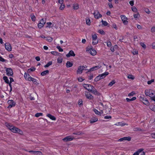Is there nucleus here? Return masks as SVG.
I'll use <instances>...</instances> for the list:
<instances>
[{
	"label": "nucleus",
	"instance_id": "f257e3e1",
	"mask_svg": "<svg viewBox=\"0 0 155 155\" xmlns=\"http://www.w3.org/2000/svg\"><path fill=\"white\" fill-rule=\"evenodd\" d=\"M6 126L13 133H18L21 134H22V132L19 129L9 124H7Z\"/></svg>",
	"mask_w": 155,
	"mask_h": 155
},
{
	"label": "nucleus",
	"instance_id": "f03ea898",
	"mask_svg": "<svg viewBox=\"0 0 155 155\" xmlns=\"http://www.w3.org/2000/svg\"><path fill=\"white\" fill-rule=\"evenodd\" d=\"M145 93L146 96L150 97L152 99L155 100V91L150 89H146L145 91Z\"/></svg>",
	"mask_w": 155,
	"mask_h": 155
},
{
	"label": "nucleus",
	"instance_id": "7ed1b4c3",
	"mask_svg": "<svg viewBox=\"0 0 155 155\" xmlns=\"http://www.w3.org/2000/svg\"><path fill=\"white\" fill-rule=\"evenodd\" d=\"M6 74L9 76H12L13 74V71L12 69L11 68H7L5 67Z\"/></svg>",
	"mask_w": 155,
	"mask_h": 155
},
{
	"label": "nucleus",
	"instance_id": "20e7f679",
	"mask_svg": "<svg viewBox=\"0 0 155 155\" xmlns=\"http://www.w3.org/2000/svg\"><path fill=\"white\" fill-rule=\"evenodd\" d=\"M92 44L93 45H96L98 43V40L96 34H94L92 35Z\"/></svg>",
	"mask_w": 155,
	"mask_h": 155
},
{
	"label": "nucleus",
	"instance_id": "39448f33",
	"mask_svg": "<svg viewBox=\"0 0 155 155\" xmlns=\"http://www.w3.org/2000/svg\"><path fill=\"white\" fill-rule=\"evenodd\" d=\"M87 51H88L92 55H95L97 53L96 51L91 47L87 48Z\"/></svg>",
	"mask_w": 155,
	"mask_h": 155
},
{
	"label": "nucleus",
	"instance_id": "423d86ee",
	"mask_svg": "<svg viewBox=\"0 0 155 155\" xmlns=\"http://www.w3.org/2000/svg\"><path fill=\"white\" fill-rule=\"evenodd\" d=\"M8 103L9 104V106L8 107V108L14 107L15 105V102L13 100H9L8 101Z\"/></svg>",
	"mask_w": 155,
	"mask_h": 155
},
{
	"label": "nucleus",
	"instance_id": "0eeeda50",
	"mask_svg": "<svg viewBox=\"0 0 155 155\" xmlns=\"http://www.w3.org/2000/svg\"><path fill=\"white\" fill-rule=\"evenodd\" d=\"M93 14L94 18L97 19H98L102 17V15L99 13L98 10H95Z\"/></svg>",
	"mask_w": 155,
	"mask_h": 155
},
{
	"label": "nucleus",
	"instance_id": "6e6552de",
	"mask_svg": "<svg viewBox=\"0 0 155 155\" xmlns=\"http://www.w3.org/2000/svg\"><path fill=\"white\" fill-rule=\"evenodd\" d=\"M120 17L124 24L125 25H127L128 23V22L127 21V18L126 16L125 15H122L120 16Z\"/></svg>",
	"mask_w": 155,
	"mask_h": 155
},
{
	"label": "nucleus",
	"instance_id": "1a4fd4ad",
	"mask_svg": "<svg viewBox=\"0 0 155 155\" xmlns=\"http://www.w3.org/2000/svg\"><path fill=\"white\" fill-rule=\"evenodd\" d=\"M46 22L45 20L42 19L40 21L39 23L38 24V27L39 28H41L44 26Z\"/></svg>",
	"mask_w": 155,
	"mask_h": 155
},
{
	"label": "nucleus",
	"instance_id": "9d476101",
	"mask_svg": "<svg viewBox=\"0 0 155 155\" xmlns=\"http://www.w3.org/2000/svg\"><path fill=\"white\" fill-rule=\"evenodd\" d=\"M83 86L86 89L89 91H92V90L93 89V87L89 84H84Z\"/></svg>",
	"mask_w": 155,
	"mask_h": 155
},
{
	"label": "nucleus",
	"instance_id": "9b49d317",
	"mask_svg": "<svg viewBox=\"0 0 155 155\" xmlns=\"http://www.w3.org/2000/svg\"><path fill=\"white\" fill-rule=\"evenodd\" d=\"M84 68L85 67L84 66H79L78 67L77 71V74H81L82 73L83 71Z\"/></svg>",
	"mask_w": 155,
	"mask_h": 155
},
{
	"label": "nucleus",
	"instance_id": "f8f14e48",
	"mask_svg": "<svg viewBox=\"0 0 155 155\" xmlns=\"http://www.w3.org/2000/svg\"><path fill=\"white\" fill-rule=\"evenodd\" d=\"M101 67L100 65H98L94 66L88 70V72L94 71V70H97Z\"/></svg>",
	"mask_w": 155,
	"mask_h": 155
},
{
	"label": "nucleus",
	"instance_id": "ddd939ff",
	"mask_svg": "<svg viewBox=\"0 0 155 155\" xmlns=\"http://www.w3.org/2000/svg\"><path fill=\"white\" fill-rule=\"evenodd\" d=\"M131 137H124L119 139V141H125L126 140L130 141L131 140Z\"/></svg>",
	"mask_w": 155,
	"mask_h": 155
},
{
	"label": "nucleus",
	"instance_id": "4468645a",
	"mask_svg": "<svg viewBox=\"0 0 155 155\" xmlns=\"http://www.w3.org/2000/svg\"><path fill=\"white\" fill-rule=\"evenodd\" d=\"M5 48L8 51H10L12 50V47L9 43H6L5 44Z\"/></svg>",
	"mask_w": 155,
	"mask_h": 155
},
{
	"label": "nucleus",
	"instance_id": "2eb2a0df",
	"mask_svg": "<svg viewBox=\"0 0 155 155\" xmlns=\"http://www.w3.org/2000/svg\"><path fill=\"white\" fill-rule=\"evenodd\" d=\"M85 95L86 98L89 100H91L93 99V96L89 92H86L85 93Z\"/></svg>",
	"mask_w": 155,
	"mask_h": 155
},
{
	"label": "nucleus",
	"instance_id": "dca6fc26",
	"mask_svg": "<svg viewBox=\"0 0 155 155\" xmlns=\"http://www.w3.org/2000/svg\"><path fill=\"white\" fill-rule=\"evenodd\" d=\"M73 137L71 136H69L65 137L63 139L64 141H70L73 140Z\"/></svg>",
	"mask_w": 155,
	"mask_h": 155
},
{
	"label": "nucleus",
	"instance_id": "f3484780",
	"mask_svg": "<svg viewBox=\"0 0 155 155\" xmlns=\"http://www.w3.org/2000/svg\"><path fill=\"white\" fill-rule=\"evenodd\" d=\"M75 55V54L74 53L73 51L71 50L69 51V53L67 54L66 56L67 57H69L70 56H74Z\"/></svg>",
	"mask_w": 155,
	"mask_h": 155
},
{
	"label": "nucleus",
	"instance_id": "a211bd4d",
	"mask_svg": "<svg viewBox=\"0 0 155 155\" xmlns=\"http://www.w3.org/2000/svg\"><path fill=\"white\" fill-rule=\"evenodd\" d=\"M30 75L25 72L24 74V78L26 80L30 81V78H31Z\"/></svg>",
	"mask_w": 155,
	"mask_h": 155
},
{
	"label": "nucleus",
	"instance_id": "6ab92c4d",
	"mask_svg": "<svg viewBox=\"0 0 155 155\" xmlns=\"http://www.w3.org/2000/svg\"><path fill=\"white\" fill-rule=\"evenodd\" d=\"M93 111L95 114L100 116H101V114L103 113V111L102 110H101V112H100L95 109H94Z\"/></svg>",
	"mask_w": 155,
	"mask_h": 155
},
{
	"label": "nucleus",
	"instance_id": "aec40b11",
	"mask_svg": "<svg viewBox=\"0 0 155 155\" xmlns=\"http://www.w3.org/2000/svg\"><path fill=\"white\" fill-rule=\"evenodd\" d=\"M29 152H33L35 155H42V153L40 151H30Z\"/></svg>",
	"mask_w": 155,
	"mask_h": 155
},
{
	"label": "nucleus",
	"instance_id": "412c9836",
	"mask_svg": "<svg viewBox=\"0 0 155 155\" xmlns=\"http://www.w3.org/2000/svg\"><path fill=\"white\" fill-rule=\"evenodd\" d=\"M109 73L108 72H105L101 74H100V75L101 77V78L102 79H103L106 76H107V75Z\"/></svg>",
	"mask_w": 155,
	"mask_h": 155
},
{
	"label": "nucleus",
	"instance_id": "4be33fe9",
	"mask_svg": "<svg viewBox=\"0 0 155 155\" xmlns=\"http://www.w3.org/2000/svg\"><path fill=\"white\" fill-rule=\"evenodd\" d=\"M73 8L74 10H77L79 8V5L78 3H74L73 5Z\"/></svg>",
	"mask_w": 155,
	"mask_h": 155
},
{
	"label": "nucleus",
	"instance_id": "5701e85b",
	"mask_svg": "<svg viewBox=\"0 0 155 155\" xmlns=\"http://www.w3.org/2000/svg\"><path fill=\"white\" fill-rule=\"evenodd\" d=\"M47 116L49 117L51 119L55 120H56V118L54 116L50 114H47Z\"/></svg>",
	"mask_w": 155,
	"mask_h": 155
},
{
	"label": "nucleus",
	"instance_id": "b1692460",
	"mask_svg": "<svg viewBox=\"0 0 155 155\" xmlns=\"http://www.w3.org/2000/svg\"><path fill=\"white\" fill-rule=\"evenodd\" d=\"M32 81V82L35 84H38V83L37 82V80L35 78L31 77L30 78V81Z\"/></svg>",
	"mask_w": 155,
	"mask_h": 155
},
{
	"label": "nucleus",
	"instance_id": "393cba45",
	"mask_svg": "<svg viewBox=\"0 0 155 155\" xmlns=\"http://www.w3.org/2000/svg\"><path fill=\"white\" fill-rule=\"evenodd\" d=\"M97 120V118L95 117H94L93 118H92V119H91V120L90 123H92L95 122H96Z\"/></svg>",
	"mask_w": 155,
	"mask_h": 155
},
{
	"label": "nucleus",
	"instance_id": "a878e982",
	"mask_svg": "<svg viewBox=\"0 0 155 155\" xmlns=\"http://www.w3.org/2000/svg\"><path fill=\"white\" fill-rule=\"evenodd\" d=\"M73 65V64L71 63L70 61H67L66 64V66L67 68L71 67H72Z\"/></svg>",
	"mask_w": 155,
	"mask_h": 155
},
{
	"label": "nucleus",
	"instance_id": "bb28decb",
	"mask_svg": "<svg viewBox=\"0 0 155 155\" xmlns=\"http://www.w3.org/2000/svg\"><path fill=\"white\" fill-rule=\"evenodd\" d=\"M48 73L49 71L48 70H45L41 73V75L42 76H44Z\"/></svg>",
	"mask_w": 155,
	"mask_h": 155
},
{
	"label": "nucleus",
	"instance_id": "cd10ccee",
	"mask_svg": "<svg viewBox=\"0 0 155 155\" xmlns=\"http://www.w3.org/2000/svg\"><path fill=\"white\" fill-rule=\"evenodd\" d=\"M9 78L10 79V83H9V85L10 86V91H12V85L11 84V83L14 80H13V78Z\"/></svg>",
	"mask_w": 155,
	"mask_h": 155
},
{
	"label": "nucleus",
	"instance_id": "c85d7f7f",
	"mask_svg": "<svg viewBox=\"0 0 155 155\" xmlns=\"http://www.w3.org/2000/svg\"><path fill=\"white\" fill-rule=\"evenodd\" d=\"M115 125L123 126L125 125V123H123L122 122H119L116 123L115 124Z\"/></svg>",
	"mask_w": 155,
	"mask_h": 155
},
{
	"label": "nucleus",
	"instance_id": "c756f323",
	"mask_svg": "<svg viewBox=\"0 0 155 155\" xmlns=\"http://www.w3.org/2000/svg\"><path fill=\"white\" fill-rule=\"evenodd\" d=\"M136 99V97H134L133 98L129 99L128 98H126V100L127 102H130V101H133L135 100Z\"/></svg>",
	"mask_w": 155,
	"mask_h": 155
},
{
	"label": "nucleus",
	"instance_id": "7c9ffc66",
	"mask_svg": "<svg viewBox=\"0 0 155 155\" xmlns=\"http://www.w3.org/2000/svg\"><path fill=\"white\" fill-rule=\"evenodd\" d=\"M101 79H102V78H101L100 75H99L98 76H97L95 78L94 81H95L97 82Z\"/></svg>",
	"mask_w": 155,
	"mask_h": 155
},
{
	"label": "nucleus",
	"instance_id": "2f4dec72",
	"mask_svg": "<svg viewBox=\"0 0 155 155\" xmlns=\"http://www.w3.org/2000/svg\"><path fill=\"white\" fill-rule=\"evenodd\" d=\"M3 79L5 81V82L6 83L9 84V80L8 78L6 76H4L3 78Z\"/></svg>",
	"mask_w": 155,
	"mask_h": 155
},
{
	"label": "nucleus",
	"instance_id": "473e14b6",
	"mask_svg": "<svg viewBox=\"0 0 155 155\" xmlns=\"http://www.w3.org/2000/svg\"><path fill=\"white\" fill-rule=\"evenodd\" d=\"M51 53L52 54L55 55H58L59 54H60V53L56 51H52L51 52Z\"/></svg>",
	"mask_w": 155,
	"mask_h": 155
},
{
	"label": "nucleus",
	"instance_id": "72a5a7b5",
	"mask_svg": "<svg viewBox=\"0 0 155 155\" xmlns=\"http://www.w3.org/2000/svg\"><path fill=\"white\" fill-rule=\"evenodd\" d=\"M35 70V68L34 67H32L31 68L29 69L28 70V72L30 73L31 71H34Z\"/></svg>",
	"mask_w": 155,
	"mask_h": 155
},
{
	"label": "nucleus",
	"instance_id": "f704fd0d",
	"mask_svg": "<svg viewBox=\"0 0 155 155\" xmlns=\"http://www.w3.org/2000/svg\"><path fill=\"white\" fill-rule=\"evenodd\" d=\"M143 149L142 148L139 149L137 151H136V155H139L142 151H143Z\"/></svg>",
	"mask_w": 155,
	"mask_h": 155
},
{
	"label": "nucleus",
	"instance_id": "c9c22d12",
	"mask_svg": "<svg viewBox=\"0 0 155 155\" xmlns=\"http://www.w3.org/2000/svg\"><path fill=\"white\" fill-rule=\"evenodd\" d=\"M127 77L128 78L131 80H134V77L131 74H129L128 75Z\"/></svg>",
	"mask_w": 155,
	"mask_h": 155
},
{
	"label": "nucleus",
	"instance_id": "e433bc0d",
	"mask_svg": "<svg viewBox=\"0 0 155 155\" xmlns=\"http://www.w3.org/2000/svg\"><path fill=\"white\" fill-rule=\"evenodd\" d=\"M52 64V62L51 61H49L47 64L45 66V68L48 67Z\"/></svg>",
	"mask_w": 155,
	"mask_h": 155
},
{
	"label": "nucleus",
	"instance_id": "4c0bfd02",
	"mask_svg": "<svg viewBox=\"0 0 155 155\" xmlns=\"http://www.w3.org/2000/svg\"><path fill=\"white\" fill-rule=\"evenodd\" d=\"M105 43H106L107 46L110 47L111 46L112 44L110 41H107L106 42H105Z\"/></svg>",
	"mask_w": 155,
	"mask_h": 155
},
{
	"label": "nucleus",
	"instance_id": "58836bf2",
	"mask_svg": "<svg viewBox=\"0 0 155 155\" xmlns=\"http://www.w3.org/2000/svg\"><path fill=\"white\" fill-rule=\"evenodd\" d=\"M91 21L89 18L86 19V23L88 25H90L91 24Z\"/></svg>",
	"mask_w": 155,
	"mask_h": 155
},
{
	"label": "nucleus",
	"instance_id": "ea45409f",
	"mask_svg": "<svg viewBox=\"0 0 155 155\" xmlns=\"http://www.w3.org/2000/svg\"><path fill=\"white\" fill-rule=\"evenodd\" d=\"M98 32L102 35H104L105 34L104 32L101 29L99 30L98 31Z\"/></svg>",
	"mask_w": 155,
	"mask_h": 155
},
{
	"label": "nucleus",
	"instance_id": "a19ab883",
	"mask_svg": "<svg viewBox=\"0 0 155 155\" xmlns=\"http://www.w3.org/2000/svg\"><path fill=\"white\" fill-rule=\"evenodd\" d=\"M150 109L152 111L155 112V106L154 105L150 106Z\"/></svg>",
	"mask_w": 155,
	"mask_h": 155
},
{
	"label": "nucleus",
	"instance_id": "79ce46f5",
	"mask_svg": "<svg viewBox=\"0 0 155 155\" xmlns=\"http://www.w3.org/2000/svg\"><path fill=\"white\" fill-rule=\"evenodd\" d=\"M63 61V59L62 58H58L57 59V62L58 63H62Z\"/></svg>",
	"mask_w": 155,
	"mask_h": 155
},
{
	"label": "nucleus",
	"instance_id": "37998d69",
	"mask_svg": "<svg viewBox=\"0 0 155 155\" xmlns=\"http://www.w3.org/2000/svg\"><path fill=\"white\" fill-rule=\"evenodd\" d=\"M101 22H102V24L105 26H106L108 25V23L107 21H104L103 20H102Z\"/></svg>",
	"mask_w": 155,
	"mask_h": 155
},
{
	"label": "nucleus",
	"instance_id": "c03bdc74",
	"mask_svg": "<svg viewBox=\"0 0 155 155\" xmlns=\"http://www.w3.org/2000/svg\"><path fill=\"white\" fill-rule=\"evenodd\" d=\"M65 7V5L64 4H61V6L60 7V10H63Z\"/></svg>",
	"mask_w": 155,
	"mask_h": 155
},
{
	"label": "nucleus",
	"instance_id": "a18cd8bd",
	"mask_svg": "<svg viewBox=\"0 0 155 155\" xmlns=\"http://www.w3.org/2000/svg\"><path fill=\"white\" fill-rule=\"evenodd\" d=\"M46 40L47 41L50 42L52 41V38L51 37H48L46 38Z\"/></svg>",
	"mask_w": 155,
	"mask_h": 155
},
{
	"label": "nucleus",
	"instance_id": "49530a36",
	"mask_svg": "<svg viewBox=\"0 0 155 155\" xmlns=\"http://www.w3.org/2000/svg\"><path fill=\"white\" fill-rule=\"evenodd\" d=\"M56 48L58 49L59 52H62L63 51V49L61 48V47L58 45L57 46Z\"/></svg>",
	"mask_w": 155,
	"mask_h": 155
},
{
	"label": "nucleus",
	"instance_id": "de8ad7c7",
	"mask_svg": "<svg viewBox=\"0 0 155 155\" xmlns=\"http://www.w3.org/2000/svg\"><path fill=\"white\" fill-rule=\"evenodd\" d=\"M0 61L2 62H6L7 60L5 59H4L2 57L0 56Z\"/></svg>",
	"mask_w": 155,
	"mask_h": 155
},
{
	"label": "nucleus",
	"instance_id": "09e8293b",
	"mask_svg": "<svg viewBox=\"0 0 155 155\" xmlns=\"http://www.w3.org/2000/svg\"><path fill=\"white\" fill-rule=\"evenodd\" d=\"M42 113H37L35 114V116L36 117H38L40 116H42Z\"/></svg>",
	"mask_w": 155,
	"mask_h": 155
},
{
	"label": "nucleus",
	"instance_id": "8fccbe9b",
	"mask_svg": "<svg viewBox=\"0 0 155 155\" xmlns=\"http://www.w3.org/2000/svg\"><path fill=\"white\" fill-rule=\"evenodd\" d=\"M115 83V82L113 80L111 82H110L108 84V85L110 86H111L113 85L114 83Z\"/></svg>",
	"mask_w": 155,
	"mask_h": 155
},
{
	"label": "nucleus",
	"instance_id": "3c124183",
	"mask_svg": "<svg viewBox=\"0 0 155 155\" xmlns=\"http://www.w3.org/2000/svg\"><path fill=\"white\" fill-rule=\"evenodd\" d=\"M84 80V79L82 77H79L78 78V81L79 82H82Z\"/></svg>",
	"mask_w": 155,
	"mask_h": 155
},
{
	"label": "nucleus",
	"instance_id": "603ef678",
	"mask_svg": "<svg viewBox=\"0 0 155 155\" xmlns=\"http://www.w3.org/2000/svg\"><path fill=\"white\" fill-rule=\"evenodd\" d=\"M135 94V92H134V91H132V92H131V93H129L128 94V96L129 97H130V96H133Z\"/></svg>",
	"mask_w": 155,
	"mask_h": 155
},
{
	"label": "nucleus",
	"instance_id": "864d4df0",
	"mask_svg": "<svg viewBox=\"0 0 155 155\" xmlns=\"http://www.w3.org/2000/svg\"><path fill=\"white\" fill-rule=\"evenodd\" d=\"M92 92L94 93L95 94H98V92L96 91V90H93V91L92 90Z\"/></svg>",
	"mask_w": 155,
	"mask_h": 155
},
{
	"label": "nucleus",
	"instance_id": "5fc2aeb1",
	"mask_svg": "<svg viewBox=\"0 0 155 155\" xmlns=\"http://www.w3.org/2000/svg\"><path fill=\"white\" fill-rule=\"evenodd\" d=\"M154 79H152L151 80L148 81H147V84H150L154 82Z\"/></svg>",
	"mask_w": 155,
	"mask_h": 155
},
{
	"label": "nucleus",
	"instance_id": "6e6d98bb",
	"mask_svg": "<svg viewBox=\"0 0 155 155\" xmlns=\"http://www.w3.org/2000/svg\"><path fill=\"white\" fill-rule=\"evenodd\" d=\"M145 11L148 14H149L150 13V11L147 8L145 9Z\"/></svg>",
	"mask_w": 155,
	"mask_h": 155
},
{
	"label": "nucleus",
	"instance_id": "4d7b16f0",
	"mask_svg": "<svg viewBox=\"0 0 155 155\" xmlns=\"http://www.w3.org/2000/svg\"><path fill=\"white\" fill-rule=\"evenodd\" d=\"M111 117L110 116H106L104 117V118L106 119H111Z\"/></svg>",
	"mask_w": 155,
	"mask_h": 155
},
{
	"label": "nucleus",
	"instance_id": "13d9d810",
	"mask_svg": "<svg viewBox=\"0 0 155 155\" xmlns=\"http://www.w3.org/2000/svg\"><path fill=\"white\" fill-rule=\"evenodd\" d=\"M31 18L32 21H35L36 18L34 15H31Z\"/></svg>",
	"mask_w": 155,
	"mask_h": 155
},
{
	"label": "nucleus",
	"instance_id": "bf43d9fd",
	"mask_svg": "<svg viewBox=\"0 0 155 155\" xmlns=\"http://www.w3.org/2000/svg\"><path fill=\"white\" fill-rule=\"evenodd\" d=\"M143 103L146 105H149V103L148 100H147L146 101H145V102H143Z\"/></svg>",
	"mask_w": 155,
	"mask_h": 155
},
{
	"label": "nucleus",
	"instance_id": "052dcab7",
	"mask_svg": "<svg viewBox=\"0 0 155 155\" xmlns=\"http://www.w3.org/2000/svg\"><path fill=\"white\" fill-rule=\"evenodd\" d=\"M145 98L143 96H140V99L141 101H143Z\"/></svg>",
	"mask_w": 155,
	"mask_h": 155
},
{
	"label": "nucleus",
	"instance_id": "680f3d73",
	"mask_svg": "<svg viewBox=\"0 0 155 155\" xmlns=\"http://www.w3.org/2000/svg\"><path fill=\"white\" fill-rule=\"evenodd\" d=\"M112 27L115 29L116 30H117V27L115 23H114L112 25Z\"/></svg>",
	"mask_w": 155,
	"mask_h": 155
},
{
	"label": "nucleus",
	"instance_id": "e2e57ef3",
	"mask_svg": "<svg viewBox=\"0 0 155 155\" xmlns=\"http://www.w3.org/2000/svg\"><path fill=\"white\" fill-rule=\"evenodd\" d=\"M47 25H48L47 27H48L49 28H50L51 27V25H52V23L51 22H47Z\"/></svg>",
	"mask_w": 155,
	"mask_h": 155
},
{
	"label": "nucleus",
	"instance_id": "0e129e2a",
	"mask_svg": "<svg viewBox=\"0 0 155 155\" xmlns=\"http://www.w3.org/2000/svg\"><path fill=\"white\" fill-rule=\"evenodd\" d=\"M64 0H58V3L60 4H62L63 3Z\"/></svg>",
	"mask_w": 155,
	"mask_h": 155
},
{
	"label": "nucleus",
	"instance_id": "69168bd1",
	"mask_svg": "<svg viewBox=\"0 0 155 155\" xmlns=\"http://www.w3.org/2000/svg\"><path fill=\"white\" fill-rule=\"evenodd\" d=\"M151 136L153 138L155 139V133L151 134Z\"/></svg>",
	"mask_w": 155,
	"mask_h": 155
},
{
	"label": "nucleus",
	"instance_id": "338daca9",
	"mask_svg": "<svg viewBox=\"0 0 155 155\" xmlns=\"http://www.w3.org/2000/svg\"><path fill=\"white\" fill-rule=\"evenodd\" d=\"M151 31L153 32H155V26L152 28L151 29Z\"/></svg>",
	"mask_w": 155,
	"mask_h": 155
},
{
	"label": "nucleus",
	"instance_id": "774afa93",
	"mask_svg": "<svg viewBox=\"0 0 155 155\" xmlns=\"http://www.w3.org/2000/svg\"><path fill=\"white\" fill-rule=\"evenodd\" d=\"M152 48L153 49H155V42H153L152 43Z\"/></svg>",
	"mask_w": 155,
	"mask_h": 155
}]
</instances>
